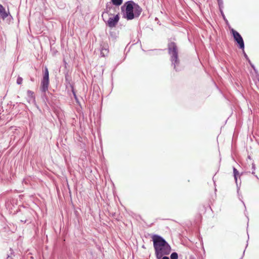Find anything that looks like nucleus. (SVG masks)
<instances>
[{"mask_svg":"<svg viewBox=\"0 0 259 259\" xmlns=\"http://www.w3.org/2000/svg\"><path fill=\"white\" fill-rule=\"evenodd\" d=\"M151 238L156 258H160L162 256L170 253L171 248L164 238L157 234L153 235Z\"/></svg>","mask_w":259,"mask_h":259,"instance_id":"obj_1","label":"nucleus"},{"mask_svg":"<svg viewBox=\"0 0 259 259\" xmlns=\"http://www.w3.org/2000/svg\"><path fill=\"white\" fill-rule=\"evenodd\" d=\"M122 17L127 20L138 18L142 12V8L133 1L126 2L121 7Z\"/></svg>","mask_w":259,"mask_h":259,"instance_id":"obj_2","label":"nucleus"},{"mask_svg":"<svg viewBox=\"0 0 259 259\" xmlns=\"http://www.w3.org/2000/svg\"><path fill=\"white\" fill-rule=\"evenodd\" d=\"M168 53L170 56V61L171 66L174 69L179 72L183 69V67L180 65V61L178 55V48L176 42L169 41L167 44Z\"/></svg>","mask_w":259,"mask_h":259,"instance_id":"obj_3","label":"nucleus"},{"mask_svg":"<svg viewBox=\"0 0 259 259\" xmlns=\"http://www.w3.org/2000/svg\"><path fill=\"white\" fill-rule=\"evenodd\" d=\"M49 83V72L47 67L45 66L40 87V89L42 93H46L48 90Z\"/></svg>","mask_w":259,"mask_h":259,"instance_id":"obj_4","label":"nucleus"},{"mask_svg":"<svg viewBox=\"0 0 259 259\" xmlns=\"http://www.w3.org/2000/svg\"><path fill=\"white\" fill-rule=\"evenodd\" d=\"M231 32L232 34L235 42L238 46V47L241 50H244V42L240 34L234 29H231Z\"/></svg>","mask_w":259,"mask_h":259,"instance_id":"obj_5","label":"nucleus"},{"mask_svg":"<svg viewBox=\"0 0 259 259\" xmlns=\"http://www.w3.org/2000/svg\"><path fill=\"white\" fill-rule=\"evenodd\" d=\"M120 19L119 14L118 13L114 17H110L109 18L106 24L110 28H113L116 26Z\"/></svg>","mask_w":259,"mask_h":259,"instance_id":"obj_6","label":"nucleus"},{"mask_svg":"<svg viewBox=\"0 0 259 259\" xmlns=\"http://www.w3.org/2000/svg\"><path fill=\"white\" fill-rule=\"evenodd\" d=\"M109 47L107 43L102 42L100 44V55L101 57H105L107 55L109 52L108 50Z\"/></svg>","mask_w":259,"mask_h":259,"instance_id":"obj_7","label":"nucleus"},{"mask_svg":"<svg viewBox=\"0 0 259 259\" xmlns=\"http://www.w3.org/2000/svg\"><path fill=\"white\" fill-rule=\"evenodd\" d=\"M233 176L235 181V183L236 184L237 188V192H239V189H240V186L241 184V182H240L239 185L238 183V177H240V174L239 171L235 167H233Z\"/></svg>","mask_w":259,"mask_h":259,"instance_id":"obj_8","label":"nucleus"},{"mask_svg":"<svg viewBox=\"0 0 259 259\" xmlns=\"http://www.w3.org/2000/svg\"><path fill=\"white\" fill-rule=\"evenodd\" d=\"M112 4L111 3V2L108 3L106 4V8L104 11V12H106V13H110L109 14V15H112L113 14L111 13V11L112 10H114L115 9V7H113L112 5Z\"/></svg>","mask_w":259,"mask_h":259,"instance_id":"obj_9","label":"nucleus"},{"mask_svg":"<svg viewBox=\"0 0 259 259\" xmlns=\"http://www.w3.org/2000/svg\"><path fill=\"white\" fill-rule=\"evenodd\" d=\"M118 37V33L115 31H110L109 32V39L115 42Z\"/></svg>","mask_w":259,"mask_h":259,"instance_id":"obj_10","label":"nucleus"},{"mask_svg":"<svg viewBox=\"0 0 259 259\" xmlns=\"http://www.w3.org/2000/svg\"><path fill=\"white\" fill-rule=\"evenodd\" d=\"M65 81L66 86L69 85L71 88V90L74 89L73 85L71 83V79L68 74H66L65 76Z\"/></svg>","mask_w":259,"mask_h":259,"instance_id":"obj_11","label":"nucleus"},{"mask_svg":"<svg viewBox=\"0 0 259 259\" xmlns=\"http://www.w3.org/2000/svg\"><path fill=\"white\" fill-rule=\"evenodd\" d=\"M110 2L113 5L116 7H119L122 4L123 0H111Z\"/></svg>","mask_w":259,"mask_h":259,"instance_id":"obj_12","label":"nucleus"},{"mask_svg":"<svg viewBox=\"0 0 259 259\" xmlns=\"http://www.w3.org/2000/svg\"><path fill=\"white\" fill-rule=\"evenodd\" d=\"M10 15V13L8 11L7 12L6 10L0 12V18H1L3 20H5L8 15Z\"/></svg>","mask_w":259,"mask_h":259,"instance_id":"obj_13","label":"nucleus"},{"mask_svg":"<svg viewBox=\"0 0 259 259\" xmlns=\"http://www.w3.org/2000/svg\"><path fill=\"white\" fill-rule=\"evenodd\" d=\"M170 259H178V254L176 252H173L170 255Z\"/></svg>","mask_w":259,"mask_h":259,"instance_id":"obj_14","label":"nucleus"},{"mask_svg":"<svg viewBox=\"0 0 259 259\" xmlns=\"http://www.w3.org/2000/svg\"><path fill=\"white\" fill-rule=\"evenodd\" d=\"M71 91H72V94L73 95V97H74V98L76 103H78V104H79V100H78V98L77 97V95H76V94L75 93L74 89H73Z\"/></svg>","mask_w":259,"mask_h":259,"instance_id":"obj_15","label":"nucleus"},{"mask_svg":"<svg viewBox=\"0 0 259 259\" xmlns=\"http://www.w3.org/2000/svg\"><path fill=\"white\" fill-rule=\"evenodd\" d=\"M219 9H223V0H217Z\"/></svg>","mask_w":259,"mask_h":259,"instance_id":"obj_16","label":"nucleus"},{"mask_svg":"<svg viewBox=\"0 0 259 259\" xmlns=\"http://www.w3.org/2000/svg\"><path fill=\"white\" fill-rule=\"evenodd\" d=\"M219 9H223V0H217Z\"/></svg>","mask_w":259,"mask_h":259,"instance_id":"obj_17","label":"nucleus"},{"mask_svg":"<svg viewBox=\"0 0 259 259\" xmlns=\"http://www.w3.org/2000/svg\"><path fill=\"white\" fill-rule=\"evenodd\" d=\"M243 51V56L244 57H245V58L246 59V61L248 62V63H250L251 62L250 60L249 59V58H248L247 55L246 54V53L244 51V50H242Z\"/></svg>","mask_w":259,"mask_h":259,"instance_id":"obj_18","label":"nucleus"},{"mask_svg":"<svg viewBox=\"0 0 259 259\" xmlns=\"http://www.w3.org/2000/svg\"><path fill=\"white\" fill-rule=\"evenodd\" d=\"M27 96L29 97L33 98V94H34L33 92H32V91H31L30 90H28L27 91Z\"/></svg>","mask_w":259,"mask_h":259,"instance_id":"obj_19","label":"nucleus"},{"mask_svg":"<svg viewBox=\"0 0 259 259\" xmlns=\"http://www.w3.org/2000/svg\"><path fill=\"white\" fill-rule=\"evenodd\" d=\"M22 81H23V78L20 77V76H18L17 78V83L18 84H21L22 82Z\"/></svg>","mask_w":259,"mask_h":259,"instance_id":"obj_20","label":"nucleus"},{"mask_svg":"<svg viewBox=\"0 0 259 259\" xmlns=\"http://www.w3.org/2000/svg\"><path fill=\"white\" fill-rule=\"evenodd\" d=\"M250 65V66H251V67L253 69V70L256 72L257 71V70L255 67V66L251 62H250V63H248Z\"/></svg>","mask_w":259,"mask_h":259,"instance_id":"obj_21","label":"nucleus"},{"mask_svg":"<svg viewBox=\"0 0 259 259\" xmlns=\"http://www.w3.org/2000/svg\"><path fill=\"white\" fill-rule=\"evenodd\" d=\"M220 12H221V14H222V16H223V17L224 18V20H225L227 21V20L226 19V18H225V15H224V12H223V9H220Z\"/></svg>","mask_w":259,"mask_h":259,"instance_id":"obj_22","label":"nucleus"},{"mask_svg":"<svg viewBox=\"0 0 259 259\" xmlns=\"http://www.w3.org/2000/svg\"><path fill=\"white\" fill-rule=\"evenodd\" d=\"M6 10L5 8L0 4V12Z\"/></svg>","mask_w":259,"mask_h":259,"instance_id":"obj_23","label":"nucleus"},{"mask_svg":"<svg viewBox=\"0 0 259 259\" xmlns=\"http://www.w3.org/2000/svg\"><path fill=\"white\" fill-rule=\"evenodd\" d=\"M157 259H169V257L167 256H162L160 258H157Z\"/></svg>","mask_w":259,"mask_h":259,"instance_id":"obj_24","label":"nucleus"},{"mask_svg":"<svg viewBox=\"0 0 259 259\" xmlns=\"http://www.w3.org/2000/svg\"><path fill=\"white\" fill-rule=\"evenodd\" d=\"M252 169L253 170H255V164L254 163H252Z\"/></svg>","mask_w":259,"mask_h":259,"instance_id":"obj_25","label":"nucleus"},{"mask_svg":"<svg viewBox=\"0 0 259 259\" xmlns=\"http://www.w3.org/2000/svg\"><path fill=\"white\" fill-rule=\"evenodd\" d=\"M6 259H13V258L10 255H8V256Z\"/></svg>","mask_w":259,"mask_h":259,"instance_id":"obj_26","label":"nucleus"},{"mask_svg":"<svg viewBox=\"0 0 259 259\" xmlns=\"http://www.w3.org/2000/svg\"><path fill=\"white\" fill-rule=\"evenodd\" d=\"M245 250H244L243 252V254H242V256L240 257V259H243V256L244 255V253H245Z\"/></svg>","mask_w":259,"mask_h":259,"instance_id":"obj_27","label":"nucleus"},{"mask_svg":"<svg viewBox=\"0 0 259 259\" xmlns=\"http://www.w3.org/2000/svg\"><path fill=\"white\" fill-rule=\"evenodd\" d=\"M10 250L11 251V254L14 253V251H13V250H12V248H10Z\"/></svg>","mask_w":259,"mask_h":259,"instance_id":"obj_28","label":"nucleus"},{"mask_svg":"<svg viewBox=\"0 0 259 259\" xmlns=\"http://www.w3.org/2000/svg\"><path fill=\"white\" fill-rule=\"evenodd\" d=\"M158 50L160 51L161 50H160V49H159V50H157V49H153V50H151L150 51H158Z\"/></svg>","mask_w":259,"mask_h":259,"instance_id":"obj_29","label":"nucleus"},{"mask_svg":"<svg viewBox=\"0 0 259 259\" xmlns=\"http://www.w3.org/2000/svg\"><path fill=\"white\" fill-rule=\"evenodd\" d=\"M251 173H252V175H254V174H255L254 170H253Z\"/></svg>","mask_w":259,"mask_h":259,"instance_id":"obj_30","label":"nucleus"},{"mask_svg":"<svg viewBox=\"0 0 259 259\" xmlns=\"http://www.w3.org/2000/svg\"><path fill=\"white\" fill-rule=\"evenodd\" d=\"M31 80L32 81H34V78H31Z\"/></svg>","mask_w":259,"mask_h":259,"instance_id":"obj_31","label":"nucleus"},{"mask_svg":"<svg viewBox=\"0 0 259 259\" xmlns=\"http://www.w3.org/2000/svg\"><path fill=\"white\" fill-rule=\"evenodd\" d=\"M248 158L250 159V156H248Z\"/></svg>","mask_w":259,"mask_h":259,"instance_id":"obj_32","label":"nucleus"},{"mask_svg":"<svg viewBox=\"0 0 259 259\" xmlns=\"http://www.w3.org/2000/svg\"><path fill=\"white\" fill-rule=\"evenodd\" d=\"M104 13L105 12H104L103 13H102V16H103Z\"/></svg>","mask_w":259,"mask_h":259,"instance_id":"obj_33","label":"nucleus"},{"mask_svg":"<svg viewBox=\"0 0 259 259\" xmlns=\"http://www.w3.org/2000/svg\"><path fill=\"white\" fill-rule=\"evenodd\" d=\"M104 13L105 12H104L103 13H102V16H103Z\"/></svg>","mask_w":259,"mask_h":259,"instance_id":"obj_34","label":"nucleus"},{"mask_svg":"<svg viewBox=\"0 0 259 259\" xmlns=\"http://www.w3.org/2000/svg\"><path fill=\"white\" fill-rule=\"evenodd\" d=\"M103 21H104V22H106L105 19H103Z\"/></svg>","mask_w":259,"mask_h":259,"instance_id":"obj_35","label":"nucleus"},{"mask_svg":"<svg viewBox=\"0 0 259 259\" xmlns=\"http://www.w3.org/2000/svg\"><path fill=\"white\" fill-rule=\"evenodd\" d=\"M103 21H104V22H106L105 19H103Z\"/></svg>","mask_w":259,"mask_h":259,"instance_id":"obj_36","label":"nucleus"},{"mask_svg":"<svg viewBox=\"0 0 259 259\" xmlns=\"http://www.w3.org/2000/svg\"><path fill=\"white\" fill-rule=\"evenodd\" d=\"M103 21H104V22H106L105 19H103Z\"/></svg>","mask_w":259,"mask_h":259,"instance_id":"obj_37","label":"nucleus"}]
</instances>
